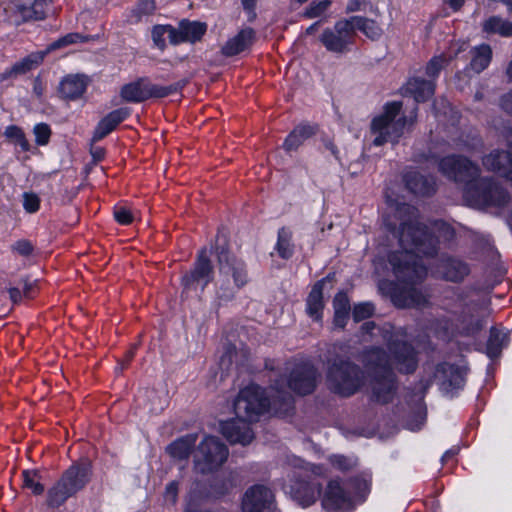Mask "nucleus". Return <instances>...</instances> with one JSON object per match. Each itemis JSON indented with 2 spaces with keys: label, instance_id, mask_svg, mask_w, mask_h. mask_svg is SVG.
<instances>
[{
  "label": "nucleus",
  "instance_id": "nucleus-37",
  "mask_svg": "<svg viewBox=\"0 0 512 512\" xmlns=\"http://www.w3.org/2000/svg\"><path fill=\"white\" fill-rule=\"evenodd\" d=\"M278 255L283 259H289L294 253L292 243V232L288 228L282 227L278 231V239L275 246Z\"/></svg>",
  "mask_w": 512,
  "mask_h": 512
},
{
  "label": "nucleus",
  "instance_id": "nucleus-35",
  "mask_svg": "<svg viewBox=\"0 0 512 512\" xmlns=\"http://www.w3.org/2000/svg\"><path fill=\"white\" fill-rule=\"evenodd\" d=\"M492 58V50L489 45H480L474 48L470 68L476 73L486 69Z\"/></svg>",
  "mask_w": 512,
  "mask_h": 512
},
{
  "label": "nucleus",
  "instance_id": "nucleus-53",
  "mask_svg": "<svg viewBox=\"0 0 512 512\" xmlns=\"http://www.w3.org/2000/svg\"><path fill=\"white\" fill-rule=\"evenodd\" d=\"M349 313L350 312L334 311V326L343 329L349 319Z\"/></svg>",
  "mask_w": 512,
  "mask_h": 512
},
{
  "label": "nucleus",
  "instance_id": "nucleus-33",
  "mask_svg": "<svg viewBox=\"0 0 512 512\" xmlns=\"http://www.w3.org/2000/svg\"><path fill=\"white\" fill-rule=\"evenodd\" d=\"M237 486V474L235 472H227L214 479L211 484L212 493L221 497L230 493Z\"/></svg>",
  "mask_w": 512,
  "mask_h": 512
},
{
  "label": "nucleus",
  "instance_id": "nucleus-18",
  "mask_svg": "<svg viewBox=\"0 0 512 512\" xmlns=\"http://www.w3.org/2000/svg\"><path fill=\"white\" fill-rule=\"evenodd\" d=\"M505 137L510 152L494 150L483 158L482 163L487 170L498 173L512 185V129Z\"/></svg>",
  "mask_w": 512,
  "mask_h": 512
},
{
  "label": "nucleus",
  "instance_id": "nucleus-20",
  "mask_svg": "<svg viewBox=\"0 0 512 512\" xmlns=\"http://www.w3.org/2000/svg\"><path fill=\"white\" fill-rule=\"evenodd\" d=\"M221 431L224 437L231 443L249 444L254 434L249 423L244 419H231L221 424Z\"/></svg>",
  "mask_w": 512,
  "mask_h": 512
},
{
  "label": "nucleus",
  "instance_id": "nucleus-42",
  "mask_svg": "<svg viewBox=\"0 0 512 512\" xmlns=\"http://www.w3.org/2000/svg\"><path fill=\"white\" fill-rule=\"evenodd\" d=\"M332 0L313 1L303 12V17L314 19L323 16L332 4Z\"/></svg>",
  "mask_w": 512,
  "mask_h": 512
},
{
  "label": "nucleus",
  "instance_id": "nucleus-41",
  "mask_svg": "<svg viewBox=\"0 0 512 512\" xmlns=\"http://www.w3.org/2000/svg\"><path fill=\"white\" fill-rule=\"evenodd\" d=\"M370 483V479L364 476L351 479L347 485L353 493V499L356 497H364L370 490Z\"/></svg>",
  "mask_w": 512,
  "mask_h": 512
},
{
  "label": "nucleus",
  "instance_id": "nucleus-13",
  "mask_svg": "<svg viewBox=\"0 0 512 512\" xmlns=\"http://www.w3.org/2000/svg\"><path fill=\"white\" fill-rule=\"evenodd\" d=\"M355 36L351 21L344 18L337 21L333 27L324 29L319 40L327 51L343 54L349 51Z\"/></svg>",
  "mask_w": 512,
  "mask_h": 512
},
{
  "label": "nucleus",
  "instance_id": "nucleus-45",
  "mask_svg": "<svg viewBox=\"0 0 512 512\" xmlns=\"http://www.w3.org/2000/svg\"><path fill=\"white\" fill-rule=\"evenodd\" d=\"M86 40L87 38L80 33H69L51 43L48 47V51L56 50L71 44L85 42Z\"/></svg>",
  "mask_w": 512,
  "mask_h": 512
},
{
  "label": "nucleus",
  "instance_id": "nucleus-25",
  "mask_svg": "<svg viewBox=\"0 0 512 512\" xmlns=\"http://www.w3.org/2000/svg\"><path fill=\"white\" fill-rule=\"evenodd\" d=\"M326 279L318 281L311 289L306 300V311L310 317L319 321L322 318V311L324 308L323 302V287Z\"/></svg>",
  "mask_w": 512,
  "mask_h": 512
},
{
  "label": "nucleus",
  "instance_id": "nucleus-24",
  "mask_svg": "<svg viewBox=\"0 0 512 512\" xmlns=\"http://www.w3.org/2000/svg\"><path fill=\"white\" fill-rule=\"evenodd\" d=\"M207 26L198 21L183 20L176 29L177 44L181 42H196L205 34Z\"/></svg>",
  "mask_w": 512,
  "mask_h": 512
},
{
  "label": "nucleus",
  "instance_id": "nucleus-10",
  "mask_svg": "<svg viewBox=\"0 0 512 512\" xmlns=\"http://www.w3.org/2000/svg\"><path fill=\"white\" fill-rule=\"evenodd\" d=\"M228 454V448L218 438L205 437L195 452L194 468L201 474L210 473L222 466Z\"/></svg>",
  "mask_w": 512,
  "mask_h": 512
},
{
  "label": "nucleus",
  "instance_id": "nucleus-52",
  "mask_svg": "<svg viewBox=\"0 0 512 512\" xmlns=\"http://www.w3.org/2000/svg\"><path fill=\"white\" fill-rule=\"evenodd\" d=\"M370 5V3L366 0H349L345 12L346 13H353L357 11H363L366 9V6Z\"/></svg>",
  "mask_w": 512,
  "mask_h": 512
},
{
  "label": "nucleus",
  "instance_id": "nucleus-29",
  "mask_svg": "<svg viewBox=\"0 0 512 512\" xmlns=\"http://www.w3.org/2000/svg\"><path fill=\"white\" fill-rule=\"evenodd\" d=\"M442 374L444 380L442 385L445 389H458L463 387L465 382L464 372L461 368L451 365L442 364L437 368V375Z\"/></svg>",
  "mask_w": 512,
  "mask_h": 512
},
{
  "label": "nucleus",
  "instance_id": "nucleus-60",
  "mask_svg": "<svg viewBox=\"0 0 512 512\" xmlns=\"http://www.w3.org/2000/svg\"><path fill=\"white\" fill-rule=\"evenodd\" d=\"M445 2L452 8L454 11H458L462 5L464 4L465 0H445Z\"/></svg>",
  "mask_w": 512,
  "mask_h": 512
},
{
  "label": "nucleus",
  "instance_id": "nucleus-46",
  "mask_svg": "<svg viewBox=\"0 0 512 512\" xmlns=\"http://www.w3.org/2000/svg\"><path fill=\"white\" fill-rule=\"evenodd\" d=\"M33 132L35 135V141L38 145L43 146L49 142L51 136V129L47 124H36L34 126Z\"/></svg>",
  "mask_w": 512,
  "mask_h": 512
},
{
  "label": "nucleus",
  "instance_id": "nucleus-50",
  "mask_svg": "<svg viewBox=\"0 0 512 512\" xmlns=\"http://www.w3.org/2000/svg\"><path fill=\"white\" fill-rule=\"evenodd\" d=\"M333 307L334 311L350 312V301L348 296L343 292L336 294L333 300Z\"/></svg>",
  "mask_w": 512,
  "mask_h": 512
},
{
  "label": "nucleus",
  "instance_id": "nucleus-14",
  "mask_svg": "<svg viewBox=\"0 0 512 512\" xmlns=\"http://www.w3.org/2000/svg\"><path fill=\"white\" fill-rule=\"evenodd\" d=\"M47 0H12L8 6L10 20L16 24L46 18Z\"/></svg>",
  "mask_w": 512,
  "mask_h": 512
},
{
  "label": "nucleus",
  "instance_id": "nucleus-8",
  "mask_svg": "<svg viewBox=\"0 0 512 512\" xmlns=\"http://www.w3.org/2000/svg\"><path fill=\"white\" fill-rule=\"evenodd\" d=\"M318 373L316 368L307 362H287L284 374L275 375L271 383L279 381L282 389L299 395H307L314 391ZM293 399V397H291Z\"/></svg>",
  "mask_w": 512,
  "mask_h": 512
},
{
  "label": "nucleus",
  "instance_id": "nucleus-26",
  "mask_svg": "<svg viewBox=\"0 0 512 512\" xmlns=\"http://www.w3.org/2000/svg\"><path fill=\"white\" fill-rule=\"evenodd\" d=\"M86 90V81L79 75L65 77L59 87L61 96L68 100H75L83 95Z\"/></svg>",
  "mask_w": 512,
  "mask_h": 512
},
{
  "label": "nucleus",
  "instance_id": "nucleus-2",
  "mask_svg": "<svg viewBox=\"0 0 512 512\" xmlns=\"http://www.w3.org/2000/svg\"><path fill=\"white\" fill-rule=\"evenodd\" d=\"M361 339L364 342H385L388 345L390 355L377 347L363 354V363L370 375L372 399L382 404L388 403L396 391L393 369L401 373L414 372L418 365L417 353L390 324L380 327L373 321L365 322L361 326Z\"/></svg>",
  "mask_w": 512,
  "mask_h": 512
},
{
  "label": "nucleus",
  "instance_id": "nucleus-62",
  "mask_svg": "<svg viewBox=\"0 0 512 512\" xmlns=\"http://www.w3.org/2000/svg\"><path fill=\"white\" fill-rule=\"evenodd\" d=\"M15 142L22 148L23 151H29L30 144L24 134L21 136V138H19V140H16Z\"/></svg>",
  "mask_w": 512,
  "mask_h": 512
},
{
  "label": "nucleus",
  "instance_id": "nucleus-44",
  "mask_svg": "<svg viewBox=\"0 0 512 512\" xmlns=\"http://www.w3.org/2000/svg\"><path fill=\"white\" fill-rule=\"evenodd\" d=\"M156 9L154 0H140L132 9V16L136 21L154 13Z\"/></svg>",
  "mask_w": 512,
  "mask_h": 512
},
{
  "label": "nucleus",
  "instance_id": "nucleus-30",
  "mask_svg": "<svg viewBox=\"0 0 512 512\" xmlns=\"http://www.w3.org/2000/svg\"><path fill=\"white\" fill-rule=\"evenodd\" d=\"M457 48L453 50L451 47V52L449 57H446L445 55H439L433 57L426 66V74L429 77H437L439 72L443 69L447 63L457 57L461 52L465 51L468 48V44L466 42H461L457 44Z\"/></svg>",
  "mask_w": 512,
  "mask_h": 512
},
{
  "label": "nucleus",
  "instance_id": "nucleus-47",
  "mask_svg": "<svg viewBox=\"0 0 512 512\" xmlns=\"http://www.w3.org/2000/svg\"><path fill=\"white\" fill-rule=\"evenodd\" d=\"M374 312V306L369 303H359L354 306L353 309V319L356 322L362 321L364 319L369 318Z\"/></svg>",
  "mask_w": 512,
  "mask_h": 512
},
{
  "label": "nucleus",
  "instance_id": "nucleus-39",
  "mask_svg": "<svg viewBox=\"0 0 512 512\" xmlns=\"http://www.w3.org/2000/svg\"><path fill=\"white\" fill-rule=\"evenodd\" d=\"M23 487L30 489L33 494L41 495L44 485L41 483V473L38 470H24L22 472Z\"/></svg>",
  "mask_w": 512,
  "mask_h": 512
},
{
  "label": "nucleus",
  "instance_id": "nucleus-34",
  "mask_svg": "<svg viewBox=\"0 0 512 512\" xmlns=\"http://www.w3.org/2000/svg\"><path fill=\"white\" fill-rule=\"evenodd\" d=\"M349 20L351 21L352 28L355 32L356 29H358L373 40L378 39L382 34L381 28L374 20L360 16L350 17Z\"/></svg>",
  "mask_w": 512,
  "mask_h": 512
},
{
  "label": "nucleus",
  "instance_id": "nucleus-3",
  "mask_svg": "<svg viewBox=\"0 0 512 512\" xmlns=\"http://www.w3.org/2000/svg\"><path fill=\"white\" fill-rule=\"evenodd\" d=\"M439 170L463 186V197L470 206L501 207L510 200L508 192L493 177H482L479 166L466 157L446 156L439 162Z\"/></svg>",
  "mask_w": 512,
  "mask_h": 512
},
{
  "label": "nucleus",
  "instance_id": "nucleus-6",
  "mask_svg": "<svg viewBox=\"0 0 512 512\" xmlns=\"http://www.w3.org/2000/svg\"><path fill=\"white\" fill-rule=\"evenodd\" d=\"M91 467L88 461L72 464L47 492V505L60 507L67 499L82 490L90 481Z\"/></svg>",
  "mask_w": 512,
  "mask_h": 512
},
{
  "label": "nucleus",
  "instance_id": "nucleus-36",
  "mask_svg": "<svg viewBox=\"0 0 512 512\" xmlns=\"http://www.w3.org/2000/svg\"><path fill=\"white\" fill-rule=\"evenodd\" d=\"M508 342L507 333L500 331L496 328L490 330V335L487 341V354L490 358L499 356L501 350Z\"/></svg>",
  "mask_w": 512,
  "mask_h": 512
},
{
  "label": "nucleus",
  "instance_id": "nucleus-43",
  "mask_svg": "<svg viewBox=\"0 0 512 512\" xmlns=\"http://www.w3.org/2000/svg\"><path fill=\"white\" fill-rule=\"evenodd\" d=\"M329 462L335 469L341 472L352 470L357 466V459L355 457L344 455H332L329 457Z\"/></svg>",
  "mask_w": 512,
  "mask_h": 512
},
{
  "label": "nucleus",
  "instance_id": "nucleus-31",
  "mask_svg": "<svg viewBox=\"0 0 512 512\" xmlns=\"http://www.w3.org/2000/svg\"><path fill=\"white\" fill-rule=\"evenodd\" d=\"M315 129L310 125H299L287 136L284 149L288 152L298 149L305 140L314 135Z\"/></svg>",
  "mask_w": 512,
  "mask_h": 512
},
{
  "label": "nucleus",
  "instance_id": "nucleus-19",
  "mask_svg": "<svg viewBox=\"0 0 512 512\" xmlns=\"http://www.w3.org/2000/svg\"><path fill=\"white\" fill-rule=\"evenodd\" d=\"M289 493L302 507H308L321 495V484L316 479H298L290 486Z\"/></svg>",
  "mask_w": 512,
  "mask_h": 512
},
{
  "label": "nucleus",
  "instance_id": "nucleus-54",
  "mask_svg": "<svg viewBox=\"0 0 512 512\" xmlns=\"http://www.w3.org/2000/svg\"><path fill=\"white\" fill-rule=\"evenodd\" d=\"M178 494V483L175 481L170 482L165 489V499L174 503Z\"/></svg>",
  "mask_w": 512,
  "mask_h": 512
},
{
  "label": "nucleus",
  "instance_id": "nucleus-12",
  "mask_svg": "<svg viewBox=\"0 0 512 512\" xmlns=\"http://www.w3.org/2000/svg\"><path fill=\"white\" fill-rule=\"evenodd\" d=\"M180 89L179 84L168 86L158 85L147 79H139L124 85L120 95L126 102L139 103L149 98H163Z\"/></svg>",
  "mask_w": 512,
  "mask_h": 512
},
{
  "label": "nucleus",
  "instance_id": "nucleus-15",
  "mask_svg": "<svg viewBox=\"0 0 512 512\" xmlns=\"http://www.w3.org/2000/svg\"><path fill=\"white\" fill-rule=\"evenodd\" d=\"M321 502L323 508L329 512L348 510L354 503L353 493L347 483L344 485L339 479H332L327 483Z\"/></svg>",
  "mask_w": 512,
  "mask_h": 512
},
{
  "label": "nucleus",
  "instance_id": "nucleus-49",
  "mask_svg": "<svg viewBox=\"0 0 512 512\" xmlns=\"http://www.w3.org/2000/svg\"><path fill=\"white\" fill-rule=\"evenodd\" d=\"M33 245L26 239L16 241L12 246L11 250L21 256H29L33 252Z\"/></svg>",
  "mask_w": 512,
  "mask_h": 512
},
{
  "label": "nucleus",
  "instance_id": "nucleus-63",
  "mask_svg": "<svg viewBox=\"0 0 512 512\" xmlns=\"http://www.w3.org/2000/svg\"><path fill=\"white\" fill-rule=\"evenodd\" d=\"M23 283H24V287H23V289H24V295H25L26 297H30V296H31V292H32V290H33V288H34L35 283H30V282H28L27 280H24V281H23Z\"/></svg>",
  "mask_w": 512,
  "mask_h": 512
},
{
  "label": "nucleus",
  "instance_id": "nucleus-1",
  "mask_svg": "<svg viewBox=\"0 0 512 512\" xmlns=\"http://www.w3.org/2000/svg\"><path fill=\"white\" fill-rule=\"evenodd\" d=\"M396 217L402 220L399 230L393 231L401 250L390 254L389 263L397 281L382 280L379 282V289L398 307L422 308L428 305L429 295L416 287L427 275V269L421 263L419 254L435 255L438 244L452 241L455 231L443 221L434 222L431 230H428L418 220L416 209L407 204L397 208ZM387 226L389 230H395L390 224Z\"/></svg>",
  "mask_w": 512,
  "mask_h": 512
},
{
  "label": "nucleus",
  "instance_id": "nucleus-28",
  "mask_svg": "<svg viewBox=\"0 0 512 512\" xmlns=\"http://www.w3.org/2000/svg\"><path fill=\"white\" fill-rule=\"evenodd\" d=\"M197 434H187L172 442L167 448L168 454L174 459H187L195 447Z\"/></svg>",
  "mask_w": 512,
  "mask_h": 512
},
{
  "label": "nucleus",
  "instance_id": "nucleus-21",
  "mask_svg": "<svg viewBox=\"0 0 512 512\" xmlns=\"http://www.w3.org/2000/svg\"><path fill=\"white\" fill-rule=\"evenodd\" d=\"M129 114L130 110L128 108H119L111 111L97 124L92 140L97 142L106 137L117 125L124 121Z\"/></svg>",
  "mask_w": 512,
  "mask_h": 512
},
{
  "label": "nucleus",
  "instance_id": "nucleus-5",
  "mask_svg": "<svg viewBox=\"0 0 512 512\" xmlns=\"http://www.w3.org/2000/svg\"><path fill=\"white\" fill-rule=\"evenodd\" d=\"M401 108V102L394 101L387 103L383 113L372 120L370 131L374 136L372 140L374 146H382L387 142L392 144L398 143L399 139L413 125L415 115L397 118Z\"/></svg>",
  "mask_w": 512,
  "mask_h": 512
},
{
  "label": "nucleus",
  "instance_id": "nucleus-57",
  "mask_svg": "<svg viewBox=\"0 0 512 512\" xmlns=\"http://www.w3.org/2000/svg\"><path fill=\"white\" fill-rule=\"evenodd\" d=\"M133 356H134V352L129 351L126 354L125 359L120 361L118 366L115 368L116 373H121L124 370V368L126 367L127 363L133 358Z\"/></svg>",
  "mask_w": 512,
  "mask_h": 512
},
{
  "label": "nucleus",
  "instance_id": "nucleus-58",
  "mask_svg": "<svg viewBox=\"0 0 512 512\" xmlns=\"http://www.w3.org/2000/svg\"><path fill=\"white\" fill-rule=\"evenodd\" d=\"M8 292H9L10 299L14 303H17L21 300L22 294L18 288H15V287L9 288Z\"/></svg>",
  "mask_w": 512,
  "mask_h": 512
},
{
  "label": "nucleus",
  "instance_id": "nucleus-61",
  "mask_svg": "<svg viewBox=\"0 0 512 512\" xmlns=\"http://www.w3.org/2000/svg\"><path fill=\"white\" fill-rule=\"evenodd\" d=\"M325 148H326L327 150H329V151H330V153H331L335 158H337V159H338V149H337L336 145H335L332 141H330V140L326 141V142H325Z\"/></svg>",
  "mask_w": 512,
  "mask_h": 512
},
{
  "label": "nucleus",
  "instance_id": "nucleus-64",
  "mask_svg": "<svg viewBox=\"0 0 512 512\" xmlns=\"http://www.w3.org/2000/svg\"><path fill=\"white\" fill-rule=\"evenodd\" d=\"M92 156L95 160L99 161L104 157V150L102 148H96L91 151Z\"/></svg>",
  "mask_w": 512,
  "mask_h": 512
},
{
  "label": "nucleus",
  "instance_id": "nucleus-7",
  "mask_svg": "<svg viewBox=\"0 0 512 512\" xmlns=\"http://www.w3.org/2000/svg\"><path fill=\"white\" fill-rule=\"evenodd\" d=\"M217 257L221 277L218 296L221 299L230 300L248 282L246 265L243 261L230 256L225 249L218 250Z\"/></svg>",
  "mask_w": 512,
  "mask_h": 512
},
{
  "label": "nucleus",
  "instance_id": "nucleus-38",
  "mask_svg": "<svg viewBox=\"0 0 512 512\" xmlns=\"http://www.w3.org/2000/svg\"><path fill=\"white\" fill-rule=\"evenodd\" d=\"M166 38L169 39L170 43L176 45V28L170 25H158L152 30V39L157 47L163 49L166 45Z\"/></svg>",
  "mask_w": 512,
  "mask_h": 512
},
{
  "label": "nucleus",
  "instance_id": "nucleus-9",
  "mask_svg": "<svg viewBox=\"0 0 512 512\" xmlns=\"http://www.w3.org/2000/svg\"><path fill=\"white\" fill-rule=\"evenodd\" d=\"M327 382L334 393L348 397L355 394L365 384V376L354 363L336 360L328 370Z\"/></svg>",
  "mask_w": 512,
  "mask_h": 512
},
{
  "label": "nucleus",
  "instance_id": "nucleus-56",
  "mask_svg": "<svg viewBox=\"0 0 512 512\" xmlns=\"http://www.w3.org/2000/svg\"><path fill=\"white\" fill-rule=\"evenodd\" d=\"M501 106L507 113L512 115V91L502 97Z\"/></svg>",
  "mask_w": 512,
  "mask_h": 512
},
{
  "label": "nucleus",
  "instance_id": "nucleus-59",
  "mask_svg": "<svg viewBox=\"0 0 512 512\" xmlns=\"http://www.w3.org/2000/svg\"><path fill=\"white\" fill-rule=\"evenodd\" d=\"M483 326H484L483 320L482 319L477 320L474 325H472L471 327L468 328L467 334H474V333L480 331L483 328Z\"/></svg>",
  "mask_w": 512,
  "mask_h": 512
},
{
  "label": "nucleus",
  "instance_id": "nucleus-51",
  "mask_svg": "<svg viewBox=\"0 0 512 512\" xmlns=\"http://www.w3.org/2000/svg\"><path fill=\"white\" fill-rule=\"evenodd\" d=\"M114 217L116 221L122 225H128L133 221V215L131 211L125 207L115 208Z\"/></svg>",
  "mask_w": 512,
  "mask_h": 512
},
{
  "label": "nucleus",
  "instance_id": "nucleus-48",
  "mask_svg": "<svg viewBox=\"0 0 512 512\" xmlns=\"http://www.w3.org/2000/svg\"><path fill=\"white\" fill-rule=\"evenodd\" d=\"M40 207V198L33 192L23 194V208L28 213H35Z\"/></svg>",
  "mask_w": 512,
  "mask_h": 512
},
{
  "label": "nucleus",
  "instance_id": "nucleus-32",
  "mask_svg": "<svg viewBox=\"0 0 512 512\" xmlns=\"http://www.w3.org/2000/svg\"><path fill=\"white\" fill-rule=\"evenodd\" d=\"M483 31L488 34H498L502 37H512V22L499 16H492L482 24Z\"/></svg>",
  "mask_w": 512,
  "mask_h": 512
},
{
  "label": "nucleus",
  "instance_id": "nucleus-27",
  "mask_svg": "<svg viewBox=\"0 0 512 512\" xmlns=\"http://www.w3.org/2000/svg\"><path fill=\"white\" fill-rule=\"evenodd\" d=\"M434 89L433 81L421 78H412L405 86V92L413 96L416 102H424L429 99L434 94Z\"/></svg>",
  "mask_w": 512,
  "mask_h": 512
},
{
  "label": "nucleus",
  "instance_id": "nucleus-23",
  "mask_svg": "<svg viewBox=\"0 0 512 512\" xmlns=\"http://www.w3.org/2000/svg\"><path fill=\"white\" fill-rule=\"evenodd\" d=\"M254 41V31L251 28L242 29L237 35L229 39L222 47L225 56L237 55L248 49Z\"/></svg>",
  "mask_w": 512,
  "mask_h": 512
},
{
  "label": "nucleus",
  "instance_id": "nucleus-22",
  "mask_svg": "<svg viewBox=\"0 0 512 512\" xmlns=\"http://www.w3.org/2000/svg\"><path fill=\"white\" fill-rule=\"evenodd\" d=\"M406 187L416 195L426 196L435 191L433 177H426L416 171L407 172L404 176Z\"/></svg>",
  "mask_w": 512,
  "mask_h": 512
},
{
  "label": "nucleus",
  "instance_id": "nucleus-4",
  "mask_svg": "<svg viewBox=\"0 0 512 512\" xmlns=\"http://www.w3.org/2000/svg\"><path fill=\"white\" fill-rule=\"evenodd\" d=\"M292 409V398L288 391L283 390L281 383H271L267 395L257 385H250L242 389L235 402L234 411L239 419L252 422L266 410L276 414L285 415Z\"/></svg>",
  "mask_w": 512,
  "mask_h": 512
},
{
  "label": "nucleus",
  "instance_id": "nucleus-11",
  "mask_svg": "<svg viewBox=\"0 0 512 512\" xmlns=\"http://www.w3.org/2000/svg\"><path fill=\"white\" fill-rule=\"evenodd\" d=\"M213 279V265L206 248L200 250L194 267L182 276V295H198Z\"/></svg>",
  "mask_w": 512,
  "mask_h": 512
},
{
  "label": "nucleus",
  "instance_id": "nucleus-55",
  "mask_svg": "<svg viewBox=\"0 0 512 512\" xmlns=\"http://www.w3.org/2000/svg\"><path fill=\"white\" fill-rule=\"evenodd\" d=\"M23 131L21 128H19L18 126H15V125H10L8 127H6L5 131H4V135L10 139V140H19V138H21V136L23 135Z\"/></svg>",
  "mask_w": 512,
  "mask_h": 512
},
{
  "label": "nucleus",
  "instance_id": "nucleus-16",
  "mask_svg": "<svg viewBox=\"0 0 512 512\" xmlns=\"http://www.w3.org/2000/svg\"><path fill=\"white\" fill-rule=\"evenodd\" d=\"M470 272V264L461 257L454 255H442L435 266L437 277L452 283L463 282Z\"/></svg>",
  "mask_w": 512,
  "mask_h": 512
},
{
  "label": "nucleus",
  "instance_id": "nucleus-17",
  "mask_svg": "<svg viewBox=\"0 0 512 512\" xmlns=\"http://www.w3.org/2000/svg\"><path fill=\"white\" fill-rule=\"evenodd\" d=\"M274 507V493L265 485L250 487L242 499V512H271Z\"/></svg>",
  "mask_w": 512,
  "mask_h": 512
},
{
  "label": "nucleus",
  "instance_id": "nucleus-40",
  "mask_svg": "<svg viewBox=\"0 0 512 512\" xmlns=\"http://www.w3.org/2000/svg\"><path fill=\"white\" fill-rule=\"evenodd\" d=\"M45 55L46 52L31 54L28 57L24 58L22 61L16 63L13 66L12 71L16 74L26 73L27 71L33 69L38 64H40L43 61Z\"/></svg>",
  "mask_w": 512,
  "mask_h": 512
}]
</instances>
